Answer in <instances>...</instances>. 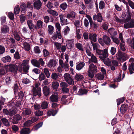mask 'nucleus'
<instances>
[{
	"mask_svg": "<svg viewBox=\"0 0 134 134\" xmlns=\"http://www.w3.org/2000/svg\"><path fill=\"white\" fill-rule=\"evenodd\" d=\"M129 69L131 74L133 73V71H134V63H132L130 65Z\"/></svg>",
	"mask_w": 134,
	"mask_h": 134,
	"instance_id": "8fccbe9b",
	"label": "nucleus"
},
{
	"mask_svg": "<svg viewBox=\"0 0 134 134\" xmlns=\"http://www.w3.org/2000/svg\"><path fill=\"white\" fill-rule=\"evenodd\" d=\"M69 66L68 63L65 62L64 65L61 67L62 68H63L65 70L67 71L69 70Z\"/></svg>",
	"mask_w": 134,
	"mask_h": 134,
	"instance_id": "09e8293b",
	"label": "nucleus"
},
{
	"mask_svg": "<svg viewBox=\"0 0 134 134\" xmlns=\"http://www.w3.org/2000/svg\"><path fill=\"white\" fill-rule=\"evenodd\" d=\"M30 132L29 128H24L21 131L20 134H29Z\"/></svg>",
	"mask_w": 134,
	"mask_h": 134,
	"instance_id": "c85d7f7f",
	"label": "nucleus"
},
{
	"mask_svg": "<svg viewBox=\"0 0 134 134\" xmlns=\"http://www.w3.org/2000/svg\"><path fill=\"white\" fill-rule=\"evenodd\" d=\"M21 11L24 13L27 10V7L25 3H23L21 4Z\"/></svg>",
	"mask_w": 134,
	"mask_h": 134,
	"instance_id": "4d7b16f0",
	"label": "nucleus"
},
{
	"mask_svg": "<svg viewBox=\"0 0 134 134\" xmlns=\"http://www.w3.org/2000/svg\"><path fill=\"white\" fill-rule=\"evenodd\" d=\"M6 68L7 69V71L13 72L16 71L18 70L16 65L15 64H12L9 65H6Z\"/></svg>",
	"mask_w": 134,
	"mask_h": 134,
	"instance_id": "1a4fd4ad",
	"label": "nucleus"
},
{
	"mask_svg": "<svg viewBox=\"0 0 134 134\" xmlns=\"http://www.w3.org/2000/svg\"><path fill=\"white\" fill-rule=\"evenodd\" d=\"M109 24L106 22L104 23L101 26L102 28L105 30H107L108 28Z\"/></svg>",
	"mask_w": 134,
	"mask_h": 134,
	"instance_id": "5fc2aeb1",
	"label": "nucleus"
},
{
	"mask_svg": "<svg viewBox=\"0 0 134 134\" xmlns=\"http://www.w3.org/2000/svg\"><path fill=\"white\" fill-rule=\"evenodd\" d=\"M43 92L44 95L46 96L49 94V89L48 87L47 86H45L43 87Z\"/></svg>",
	"mask_w": 134,
	"mask_h": 134,
	"instance_id": "bb28decb",
	"label": "nucleus"
},
{
	"mask_svg": "<svg viewBox=\"0 0 134 134\" xmlns=\"http://www.w3.org/2000/svg\"><path fill=\"white\" fill-rule=\"evenodd\" d=\"M97 35L96 34H91L89 35V38L91 41L95 42L97 41Z\"/></svg>",
	"mask_w": 134,
	"mask_h": 134,
	"instance_id": "2eb2a0df",
	"label": "nucleus"
},
{
	"mask_svg": "<svg viewBox=\"0 0 134 134\" xmlns=\"http://www.w3.org/2000/svg\"><path fill=\"white\" fill-rule=\"evenodd\" d=\"M111 37L112 39L113 42L117 44H118L119 43V42L118 39L116 37H115L113 36H111Z\"/></svg>",
	"mask_w": 134,
	"mask_h": 134,
	"instance_id": "6e6d98bb",
	"label": "nucleus"
},
{
	"mask_svg": "<svg viewBox=\"0 0 134 134\" xmlns=\"http://www.w3.org/2000/svg\"><path fill=\"white\" fill-rule=\"evenodd\" d=\"M76 47L78 49L81 51H83L84 50L82 46V45L79 43H76L75 44Z\"/></svg>",
	"mask_w": 134,
	"mask_h": 134,
	"instance_id": "4c0bfd02",
	"label": "nucleus"
},
{
	"mask_svg": "<svg viewBox=\"0 0 134 134\" xmlns=\"http://www.w3.org/2000/svg\"><path fill=\"white\" fill-rule=\"evenodd\" d=\"M32 111L30 109L25 108L23 110V114L25 115H30L31 114Z\"/></svg>",
	"mask_w": 134,
	"mask_h": 134,
	"instance_id": "b1692460",
	"label": "nucleus"
},
{
	"mask_svg": "<svg viewBox=\"0 0 134 134\" xmlns=\"http://www.w3.org/2000/svg\"><path fill=\"white\" fill-rule=\"evenodd\" d=\"M116 58L120 61H125L128 59L129 57L128 55L125 53L120 51L117 52L115 55Z\"/></svg>",
	"mask_w": 134,
	"mask_h": 134,
	"instance_id": "7ed1b4c3",
	"label": "nucleus"
},
{
	"mask_svg": "<svg viewBox=\"0 0 134 134\" xmlns=\"http://www.w3.org/2000/svg\"><path fill=\"white\" fill-rule=\"evenodd\" d=\"M109 33L111 36L116 35L117 34V32L113 28L109 29L108 30Z\"/></svg>",
	"mask_w": 134,
	"mask_h": 134,
	"instance_id": "6ab92c4d",
	"label": "nucleus"
},
{
	"mask_svg": "<svg viewBox=\"0 0 134 134\" xmlns=\"http://www.w3.org/2000/svg\"><path fill=\"white\" fill-rule=\"evenodd\" d=\"M68 5L66 3H64L60 5V8L63 10H65L67 7Z\"/></svg>",
	"mask_w": 134,
	"mask_h": 134,
	"instance_id": "052dcab7",
	"label": "nucleus"
},
{
	"mask_svg": "<svg viewBox=\"0 0 134 134\" xmlns=\"http://www.w3.org/2000/svg\"><path fill=\"white\" fill-rule=\"evenodd\" d=\"M103 62L105 64L108 66H110L111 65L110 59L109 58H107L104 59Z\"/></svg>",
	"mask_w": 134,
	"mask_h": 134,
	"instance_id": "473e14b6",
	"label": "nucleus"
},
{
	"mask_svg": "<svg viewBox=\"0 0 134 134\" xmlns=\"http://www.w3.org/2000/svg\"><path fill=\"white\" fill-rule=\"evenodd\" d=\"M20 22L22 24L24 22L26 19V17L23 14H21L19 16Z\"/></svg>",
	"mask_w": 134,
	"mask_h": 134,
	"instance_id": "49530a36",
	"label": "nucleus"
},
{
	"mask_svg": "<svg viewBox=\"0 0 134 134\" xmlns=\"http://www.w3.org/2000/svg\"><path fill=\"white\" fill-rule=\"evenodd\" d=\"M86 17L89 20L91 27L95 29H97L98 26L95 22L93 21L91 17L87 14L86 15Z\"/></svg>",
	"mask_w": 134,
	"mask_h": 134,
	"instance_id": "0eeeda50",
	"label": "nucleus"
},
{
	"mask_svg": "<svg viewBox=\"0 0 134 134\" xmlns=\"http://www.w3.org/2000/svg\"><path fill=\"white\" fill-rule=\"evenodd\" d=\"M27 24L29 29L31 30L33 29L34 26L33 24L32 21L31 20H27Z\"/></svg>",
	"mask_w": 134,
	"mask_h": 134,
	"instance_id": "393cba45",
	"label": "nucleus"
},
{
	"mask_svg": "<svg viewBox=\"0 0 134 134\" xmlns=\"http://www.w3.org/2000/svg\"><path fill=\"white\" fill-rule=\"evenodd\" d=\"M59 84L57 81H54L52 82V87L56 91H57L58 87L59 86Z\"/></svg>",
	"mask_w": 134,
	"mask_h": 134,
	"instance_id": "412c9836",
	"label": "nucleus"
},
{
	"mask_svg": "<svg viewBox=\"0 0 134 134\" xmlns=\"http://www.w3.org/2000/svg\"><path fill=\"white\" fill-rule=\"evenodd\" d=\"M16 102V100L14 101L12 100L11 101L9 104V107H12V108H16V105L15 103Z\"/></svg>",
	"mask_w": 134,
	"mask_h": 134,
	"instance_id": "c03bdc74",
	"label": "nucleus"
},
{
	"mask_svg": "<svg viewBox=\"0 0 134 134\" xmlns=\"http://www.w3.org/2000/svg\"><path fill=\"white\" fill-rule=\"evenodd\" d=\"M56 62L53 60H51L47 65V66L50 68L54 67L56 65Z\"/></svg>",
	"mask_w": 134,
	"mask_h": 134,
	"instance_id": "dca6fc26",
	"label": "nucleus"
},
{
	"mask_svg": "<svg viewBox=\"0 0 134 134\" xmlns=\"http://www.w3.org/2000/svg\"><path fill=\"white\" fill-rule=\"evenodd\" d=\"M128 43L131 48L134 49V38L128 41Z\"/></svg>",
	"mask_w": 134,
	"mask_h": 134,
	"instance_id": "a19ab883",
	"label": "nucleus"
},
{
	"mask_svg": "<svg viewBox=\"0 0 134 134\" xmlns=\"http://www.w3.org/2000/svg\"><path fill=\"white\" fill-rule=\"evenodd\" d=\"M75 79L76 80L80 81L84 79V77L83 75L81 74H76L75 75Z\"/></svg>",
	"mask_w": 134,
	"mask_h": 134,
	"instance_id": "7c9ffc66",
	"label": "nucleus"
},
{
	"mask_svg": "<svg viewBox=\"0 0 134 134\" xmlns=\"http://www.w3.org/2000/svg\"><path fill=\"white\" fill-rule=\"evenodd\" d=\"M43 71L47 78H49L50 76V74L48 69L47 68H44L43 69Z\"/></svg>",
	"mask_w": 134,
	"mask_h": 134,
	"instance_id": "ea45409f",
	"label": "nucleus"
},
{
	"mask_svg": "<svg viewBox=\"0 0 134 134\" xmlns=\"http://www.w3.org/2000/svg\"><path fill=\"white\" fill-rule=\"evenodd\" d=\"M93 19L94 21L97 20V21L100 23L102 22L103 20L102 15L99 13H97V15H94L93 16Z\"/></svg>",
	"mask_w": 134,
	"mask_h": 134,
	"instance_id": "9b49d317",
	"label": "nucleus"
},
{
	"mask_svg": "<svg viewBox=\"0 0 134 134\" xmlns=\"http://www.w3.org/2000/svg\"><path fill=\"white\" fill-rule=\"evenodd\" d=\"M49 104L48 102L46 101H43L41 103V107L43 109H46L48 107V106Z\"/></svg>",
	"mask_w": 134,
	"mask_h": 134,
	"instance_id": "a878e982",
	"label": "nucleus"
},
{
	"mask_svg": "<svg viewBox=\"0 0 134 134\" xmlns=\"http://www.w3.org/2000/svg\"><path fill=\"white\" fill-rule=\"evenodd\" d=\"M13 35L14 38L17 41H20L21 38L18 32L16 31H14L13 32Z\"/></svg>",
	"mask_w": 134,
	"mask_h": 134,
	"instance_id": "f704fd0d",
	"label": "nucleus"
},
{
	"mask_svg": "<svg viewBox=\"0 0 134 134\" xmlns=\"http://www.w3.org/2000/svg\"><path fill=\"white\" fill-rule=\"evenodd\" d=\"M105 7V3L104 2L102 1H100L99 3V7L100 9H103Z\"/></svg>",
	"mask_w": 134,
	"mask_h": 134,
	"instance_id": "bf43d9fd",
	"label": "nucleus"
},
{
	"mask_svg": "<svg viewBox=\"0 0 134 134\" xmlns=\"http://www.w3.org/2000/svg\"><path fill=\"white\" fill-rule=\"evenodd\" d=\"M64 78L65 81L69 85L74 84V81L70 76V75L68 73H66L64 75Z\"/></svg>",
	"mask_w": 134,
	"mask_h": 134,
	"instance_id": "423d86ee",
	"label": "nucleus"
},
{
	"mask_svg": "<svg viewBox=\"0 0 134 134\" xmlns=\"http://www.w3.org/2000/svg\"><path fill=\"white\" fill-rule=\"evenodd\" d=\"M23 48L25 50L29 51L30 50V46L29 43L26 42H25L23 43Z\"/></svg>",
	"mask_w": 134,
	"mask_h": 134,
	"instance_id": "cd10ccee",
	"label": "nucleus"
},
{
	"mask_svg": "<svg viewBox=\"0 0 134 134\" xmlns=\"http://www.w3.org/2000/svg\"><path fill=\"white\" fill-rule=\"evenodd\" d=\"M91 43L92 44L94 50H96L98 49V48L100 46L97 43H94L92 41H91Z\"/></svg>",
	"mask_w": 134,
	"mask_h": 134,
	"instance_id": "c756f323",
	"label": "nucleus"
},
{
	"mask_svg": "<svg viewBox=\"0 0 134 134\" xmlns=\"http://www.w3.org/2000/svg\"><path fill=\"white\" fill-rule=\"evenodd\" d=\"M64 35H66L69 32L70 30V28L68 26H66L64 29Z\"/></svg>",
	"mask_w": 134,
	"mask_h": 134,
	"instance_id": "0e129e2a",
	"label": "nucleus"
},
{
	"mask_svg": "<svg viewBox=\"0 0 134 134\" xmlns=\"http://www.w3.org/2000/svg\"><path fill=\"white\" fill-rule=\"evenodd\" d=\"M97 72V68L93 64H91L89 66L88 70L87 71L88 76L91 78H93L94 74Z\"/></svg>",
	"mask_w": 134,
	"mask_h": 134,
	"instance_id": "f03ea898",
	"label": "nucleus"
},
{
	"mask_svg": "<svg viewBox=\"0 0 134 134\" xmlns=\"http://www.w3.org/2000/svg\"><path fill=\"white\" fill-rule=\"evenodd\" d=\"M75 13L72 11L67 15L66 17L68 19H74L75 18Z\"/></svg>",
	"mask_w": 134,
	"mask_h": 134,
	"instance_id": "a211bd4d",
	"label": "nucleus"
},
{
	"mask_svg": "<svg viewBox=\"0 0 134 134\" xmlns=\"http://www.w3.org/2000/svg\"><path fill=\"white\" fill-rule=\"evenodd\" d=\"M11 58L9 55H7L2 58L3 62L4 63L10 62L11 61Z\"/></svg>",
	"mask_w": 134,
	"mask_h": 134,
	"instance_id": "4be33fe9",
	"label": "nucleus"
},
{
	"mask_svg": "<svg viewBox=\"0 0 134 134\" xmlns=\"http://www.w3.org/2000/svg\"><path fill=\"white\" fill-rule=\"evenodd\" d=\"M31 92L32 93L34 96L37 95L39 97L41 96V89L40 88H35L34 87H33L32 89Z\"/></svg>",
	"mask_w": 134,
	"mask_h": 134,
	"instance_id": "6e6552de",
	"label": "nucleus"
},
{
	"mask_svg": "<svg viewBox=\"0 0 134 134\" xmlns=\"http://www.w3.org/2000/svg\"><path fill=\"white\" fill-rule=\"evenodd\" d=\"M43 22L40 20L37 21V27L39 28L42 27Z\"/></svg>",
	"mask_w": 134,
	"mask_h": 134,
	"instance_id": "680f3d73",
	"label": "nucleus"
},
{
	"mask_svg": "<svg viewBox=\"0 0 134 134\" xmlns=\"http://www.w3.org/2000/svg\"><path fill=\"white\" fill-rule=\"evenodd\" d=\"M7 68H6V65H2L0 66V75H2L5 74L7 71Z\"/></svg>",
	"mask_w": 134,
	"mask_h": 134,
	"instance_id": "4468645a",
	"label": "nucleus"
},
{
	"mask_svg": "<svg viewBox=\"0 0 134 134\" xmlns=\"http://www.w3.org/2000/svg\"><path fill=\"white\" fill-rule=\"evenodd\" d=\"M59 95L57 92H55L49 98L50 100L52 102H57L58 101Z\"/></svg>",
	"mask_w": 134,
	"mask_h": 134,
	"instance_id": "9d476101",
	"label": "nucleus"
},
{
	"mask_svg": "<svg viewBox=\"0 0 134 134\" xmlns=\"http://www.w3.org/2000/svg\"><path fill=\"white\" fill-rule=\"evenodd\" d=\"M9 31V28L6 25L3 26L1 29L2 32L3 34H6Z\"/></svg>",
	"mask_w": 134,
	"mask_h": 134,
	"instance_id": "2f4dec72",
	"label": "nucleus"
},
{
	"mask_svg": "<svg viewBox=\"0 0 134 134\" xmlns=\"http://www.w3.org/2000/svg\"><path fill=\"white\" fill-rule=\"evenodd\" d=\"M60 86L63 89L68 86V85L65 82H61L60 84Z\"/></svg>",
	"mask_w": 134,
	"mask_h": 134,
	"instance_id": "338daca9",
	"label": "nucleus"
},
{
	"mask_svg": "<svg viewBox=\"0 0 134 134\" xmlns=\"http://www.w3.org/2000/svg\"><path fill=\"white\" fill-rule=\"evenodd\" d=\"M8 16L9 18L11 20L14 19V15L13 13L11 12H9L8 14Z\"/></svg>",
	"mask_w": 134,
	"mask_h": 134,
	"instance_id": "e2e57ef3",
	"label": "nucleus"
},
{
	"mask_svg": "<svg viewBox=\"0 0 134 134\" xmlns=\"http://www.w3.org/2000/svg\"><path fill=\"white\" fill-rule=\"evenodd\" d=\"M24 96V94L23 92H22L20 91L18 93V96H16V98L18 99H21V100L23 98Z\"/></svg>",
	"mask_w": 134,
	"mask_h": 134,
	"instance_id": "13d9d810",
	"label": "nucleus"
},
{
	"mask_svg": "<svg viewBox=\"0 0 134 134\" xmlns=\"http://www.w3.org/2000/svg\"><path fill=\"white\" fill-rule=\"evenodd\" d=\"M32 123L31 121L29 120L24 123V126H30Z\"/></svg>",
	"mask_w": 134,
	"mask_h": 134,
	"instance_id": "69168bd1",
	"label": "nucleus"
},
{
	"mask_svg": "<svg viewBox=\"0 0 134 134\" xmlns=\"http://www.w3.org/2000/svg\"><path fill=\"white\" fill-rule=\"evenodd\" d=\"M29 60H24L23 62L21 65L19 67V70L21 72L23 71L25 72H28L29 68V66L28 65Z\"/></svg>",
	"mask_w": 134,
	"mask_h": 134,
	"instance_id": "f257e3e1",
	"label": "nucleus"
},
{
	"mask_svg": "<svg viewBox=\"0 0 134 134\" xmlns=\"http://www.w3.org/2000/svg\"><path fill=\"white\" fill-rule=\"evenodd\" d=\"M35 2L34 4V5L35 8L37 9H40L42 5V3L40 0H34Z\"/></svg>",
	"mask_w": 134,
	"mask_h": 134,
	"instance_id": "ddd939ff",
	"label": "nucleus"
},
{
	"mask_svg": "<svg viewBox=\"0 0 134 134\" xmlns=\"http://www.w3.org/2000/svg\"><path fill=\"white\" fill-rule=\"evenodd\" d=\"M89 63H90V60L93 62L94 63H96L97 62V60L96 57L94 55H92L90 59L89 58Z\"/></svg>",
	"mask_w": 134,
	"mask_h": 134,
	"instance_id": "de8ad7c7",
	"label": "nucleus"
},
{
	"mask_svg": "<svg viewBox=\"0 0 134 134\" xmlns=\"http://www.w3.org/2000/svg\"><path fill=\"white\" fill-rule=\"evenodd\" d=\"M16 113L15 108H12L9 110V115L10 116H12L15 114Z\"/></svg>",
	"mask_w": 134,
	"mask_h": 134,
	"instance_id": "a18cd8bd",
	"label": "nucleus"
},
{
	"mask_svg": "<svg viewBox=\"0 0 134 134\" xmlns=\"http://www.w3.org/2000/svg\"><path fill=\"white\" fill-rule=\"evenodd\" d=\"M128 108V105L126 104H124L122 105L120 108V111L122 114L124 113L125 111Z\"/></svg>",
	"mask_w": 134,
	"mask_h": 134,
	"instance_id": "aec40b11",
	"label": "nucleus"
},
{
	"mask_svg": "<svg viewBox=\"0 0 134 134\" xmlns=\"http://www.w3.org/2000/svg\"><path fill=\"white\" fill-rule=\"evenodd\" d=\"M87 91L85 89H80L78 93V94L79 95H82L86 93L87 92Z\"/></svg>",
	"mask_w": 134,
	"mask_h": 134,
	"instance_id": "3c124183",
	"label": "nucleus"
},
{
	"mask_svg": "<svg viewBox=\"0 0 134 134\" xmlns=\"http://www.w3.org/2000/svg\"><path fill=\"white\" fill-rule=\"evenodd\" d=\"M85 65V64L84 62H80L79 63H77L76 66V70H80L82 69Z\"/></svg>",
	"mask_w": 134,
	"mask_h": 134,
	"instance_id": "f3484780",
	"label": "nucleus"
},
{
	"mask_svg": "<svg viewBox=\"0 0 134 134\" xmlns=\"http://www.w3.org/2000/svg\"><path fill=\"white\" fill-rule=\"evenodd\" d=\"M1 121L5 126H8L9 125V122L6 119L2 118L1 119Z\"/></svg>",
	"mask_w": 134,
	"mask_h": 134,
	"instance_id": "37998d69",
	"label": "nucleus"
},
{
	"mask_svg": "<svg viewBox=\"0 0 134 134\" xmlns=\"http://www.w3.org/2000/svg\"><path fill=\"white\" fill-rule=\"evenodd\" d=\"M57 111L56 110H51L48 112L47 115L49 116L52 115L54 116L57 114Z\"/></svg>",
	"mask_w": 134,
	"mask_h": 134,
	"instance_id": "58836bf2",
	"label": "nucleus"
},
{
	"mask_svg": "<svg viewBox=\"0 0 134 134\" xmlns=\"http://www.w3.org/2000/svg\"><path fill=\"white\" fill-rule=\"evenodd\" d=\"M124 100L125 99L124 97L117 99V102L118 105H119L121 103H123Z\"/></svg>",
	"mask_w": 134,
	"mask_h": 134,
	"instance_id": "774afa93",
	"label": "nucleus"
},
{
	"mask_svg": "<svg viewBox=\"0 0 134 134\" xmlns=\"http://www.w3.org/2000/svg\"><path fill=\"white\" fill-rule=\"evenodd\" d=\"M20 11L19 7V5H17L15 6L14 8V13L15 15L18 14Z\"/></svg>",
	"mask_w": 134,
	"mask_h": 134,
	"instance_id": "603ef678",
	"label": "nucleus"
},
{
	"mask_svg": "<svg viewBox=\"0 0 134 134\" xmlns=\"http://www.w3.org/2000/svg\"><path fill=\"white\" fill-rule=\"evenodd\" d=\"M95 77L97 80H103L104 78V74H98L96 75Z\"/></svg>",
	"mask_w": 134,
	"mask_h": 134,
	"instance_id": "72a5a7b5",
	"label": "nucleus"
},
{
	"mask_svg": "<svg viewBox=\"0 0 134 134\" xmlns=\"http://www.w3.org/2000/svg\"><path fill=\"white\" fill-rule=\"evenodd\" d=\"M31 63L32 64L38 68L40 66V63L36 59H32L31 60Z\"/></svg>",
	"mask_w": 134,
	"mask_h": 134,
	"instance_id": "5701e85b",
	"label": "nucleus"
},
{
	"mask_svg": "<svg viewBox=\"0 0 134 134\" xmlns=\"http://www.w3.org/2000/svg\"><path fill=\"white\" fill-rule=\"evenodd\" d=\"M96 52L98 55L102 56L99 57L102 59H103L108 57V49H105L104 50L102 51L98 49L96 50Z\"/></svg>",
	"mask_w": 134,
	"mask_h": 134,
	"instance_id": "39448f33",
	"label": "nucleus"
},
{
	"mask_svg": "<svg viewBox=\"0 0 134 134\" xmlns=\"http://www.w3.org/2000/svg\"><path fill=\"white\" fill-rule=\"evenodd\" d=\"M45 78V76L43 73L42 72L40 74L38 78L40 81H41L44 80Z\"/></svg>",
	"mask_w": 134,
	"mask_h": 134,
	"instance_id": "864d4df0",
	"label": "nucleus"
},
{
	"mask_svg": "<svg viewBox=\"0 0 134 134\" xmlns=\"http://www.w3.org/2000/svg\"><path fill=\"white\" fill-rule=\"evenodd\" d=\"M51 77L52 79L55 80H57L59 78L58 74L55 72L52 73Z\"/></svg>",
	"mask_w": 134,
	"mask_h": 134,
	"instance_id": "79ce46f5",
	"label": "nucleus"
},
{
	"mask_svg": "<svg viewBox=\"0 0 134 134\" xmlns=\"http://www.w3.org/2000/svg\"><path fill=\"white\" fill-rule=\"evenodd\" d=\"M98 40L99 42L102 46H103L104 44L107 45L109 46L111 42L110 38L105 35L103 36L102 38H99Z\"/></svg>",
	"mask_w": 134,
	"mask_h": 134,
	"instance_id": "20e7f679",
	"label": "nucleus"
},
{
	"mask_svg": "<svg viewBox=\"0 0 134 134\" xmlns=\"http://www.w3.org/2000/svg\"><path fill=\"white\" fill-rule=\"evenodd\" d=\"M47 11L49 14L54 16H57L58 15V13L53 10L49 9Z\"/></svg>",
	"mask_w": 134,
	"mask_h": 134,
	"instance_id": "c9c22d12",
	"label": "nucleus"
},
{
	"mask_svg": "<svg viewBox=\"0 0 134 134\" xmlns=\"http://www.w3.org/2000/svg\"><path fill=\"white\" fill-rule=\"evenodd\" d=\"M21 118V116L17 114L14 116L12 120V122L14 124H16L18 123L19 120Z\"/></svg>",
	"mask_w": 134,
	"mask_h": 134,
	"instance_id": "f8f14e48",
	"label": "nucleus"
},
{
	"mask_svg": "<svg viewBox=\"0 0 134 134\" xmlns=\"http://www.w3.org/2000/svg\"><path fill=\"white\" fill-rule=\"evenodd\" d=\"M48 30L49 34L50 35H52L54 32V27L51 25H49L48 26Z\"/></svg>",
	"mask_w": 134,
	"mask_h": 134,
	"instance_id": "e433bc0d",
	"label": "nucleus"
}]
</instances>
